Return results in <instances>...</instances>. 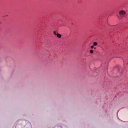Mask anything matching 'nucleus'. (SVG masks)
I'll return each mask as SVG.
<instances>
[{"mask_svg":"<svg viewBox=\"0 0 128 128\" xmlns=\"http://www.w3.org/2000/svg\"><path fill=\"white\" fill-rule=\"evenodd\" d=\"M119 13L120 16L122 17L124 16V15L126 14L125 12L123 10H122L120 11Z\"/></svg>","mask_w":128,"mask_h":128,"instance_id":"f257e3e1","label":"nucleus"},{"mask_svg":"<svg viewBox=\"0 0 128 128\" xmlns=\"http://www.w3.org/2000/svg\"><path fill=\"white\" fill-rule=\"evenodd\" d=\"M56 35L57 36L58 38H60L61 37V35L59 34H57Z\"/></svg>","mask_w":128,"mask_h":128,"instance_id":"f03ea898","label":"nucleus"},{"mask_svg":"<svg viewBox=\"0 0 128 128\" xmlns=\"http://www.w3.org/2000/svg\"><path fill=\"white\" fill-rule=\"evenodd\" d=\"M98 44V43L96 42H94L93 43V45L94 46H96Z\"/></svg>","mask_w":128,"mask_h":128,"instance_id":"7ed1b4c3","label":"nucleus"},{"mask_svg":"<svg viewBox=\"0 0 128 128\" xmlns=\"http://www.w3.org/2000/svg\"><path fill=\"white\" fill-rule=\"evenodd\" d=\"M93 50H90V52L91 53V54H92L93 53Z\"/></svg>","mask_w":128,"mask_h":128,"instance_id":"20e7f679","label":"nucleus"},{"mask_svg":"<svg viewBox=\"0 0 128 128\" xmlns=\"http://www.w3.org/2000/svg\"><path fill=\"white\" fill-rule=\"evenodd\" d=\"M54 34L55 35H57V34H56V31L54 32Z\"/></svg>","mask_w":128,"mask_h":128,"instance_id":"39448f33","label":"nucleus"},{"mask_svg":"<svg viewBox=\"0 0 128 128\" xmlns=\"http://www.w3.org/2000/svg\"><path fill=\"white\" fill-rule=\"evenodd\" d=\"M94 46H91V48H93L94 47Z\"/></svg>","mask_w":128,"mask_h":128,"instance_id":"423d86ee","label":"nucleus"},{"mask_svg":"<svg viewBox=\"0 0 128 128\" xmlns=\"http://www.w3.org/2000/svg\"><path fill=\"white\" fill-rule=\"evenodd\" d=\"M94 49H96V48H94Z\"/></svg>","mask_w":128,"mask_h":128,"instance_id":"0eeeda50","label":"nucleus"},{"mask_svg":"<svg viewBox=\"0 0 128 128\" xmlns=\"http://www.w3.org/2000/svg\"><path fill=\"white\" fill-rule=\"evenodd\" d=\"M7 16V15H6V16Z\"/></svg>","mask_w":128,"mask_h":128,"instance_id":"6e6552de","label":"nucleus"},{"mask_svg":"<svg viewBox=\"0 0 128 128\" xmlns=\"http://www.w3.org/2000/svg\"><path fill=\"white\" fill-rule=\"evenodd\" d=\"M1 23V22H0V24Z\"/></svg>","mask_w":128,"mask_h":128,"instance_id":"1a4fd4ad","label":"nucleus"}]
</instances>
